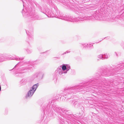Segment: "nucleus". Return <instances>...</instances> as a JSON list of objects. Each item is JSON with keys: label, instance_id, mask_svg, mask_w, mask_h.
Returning <instances> with one entry per match:
<instances>
[{"label": "nucleus", "instance_id": "obj_1", "mask_svg": "<svg viewBox=\"0 0 124 124\" xmlns=\"http://www.w3.org/2000/svg\"><path fill=\"white\" fill-rule=\"evenodd\" d=\"M34 92V91L32 89L30 90L28 93V97L31 96L33 94Z\"/></svg>", "mask_w": 124, "mask_h": 124}, {"label": "nucleus", "instance_id": "obj_2", "mask_svg": "<svg viewBox=\"0 0 124 124\" xmlns=\"http://www.w3.org/2000/svg\"><path fill=\"white\" fill-rule=\"evenodd\" d=\"M38 85V84H36L32 86V89L35 92V91L36 90V89L37 88Z\"/></svg>", "mask_w": 124, "mask_h": 124}, {"label": "nucleus", "instance_id": "obj_3", "mask_svg": "<svg viewBox=\"0 0 124 124\" xmlns=\"http://www.w3.org/2000/svg\"><path fill=\"white\" fill-rule=\"evenodd\" d=\"M62 69L63 70H65L66 69V67L65 65H63L62 68Z\"/></svg>", "mask_w": 124, "mask_h": 124}]
</instances>
